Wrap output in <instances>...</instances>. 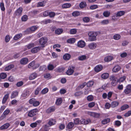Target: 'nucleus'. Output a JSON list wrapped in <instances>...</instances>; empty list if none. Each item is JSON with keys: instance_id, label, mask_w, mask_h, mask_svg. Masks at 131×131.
Instances as JSON below:
<instances>
[{"instance_id": "c756f323", "label": "nucleus", "mask_w": 131, "mask_h": 131, "mask_svg": "<svg viewBox=\"0 0 131 131\" xmlns=\"http://www.w3.org/2000/svg\"><path fill=\"white\" fill-rule=\"evenodd\" d=\"M62 102V100L61 98L58 99L56 100V103L57 105H60Z\"/></svg>"}, {"instance_id": "a18cd8bd", "label": "nucleus", "mask_w": 131, "mask_h": 131, "mask_svg": "<svg viewBox=\"0 0 131 131\" xmlns=\"http://www.w3.org/2000/svg\"><path fill=\"white\" fill-rule=\"evenodd\" d=\"M121 38V36L119 34H116L113 36V38L116 40H118Z\"/></svg>"}, {"instance_id": "393cba45", "label": "nucleus", "mask_w": 131, "mask_h": 131, "mask_svg": "<svg viewBox=\"0 0 131 131\" xmlns=\"http://www.w3.org/2000/svg\"><path fill=\"white\" fill-rule=\"evenodd\" d=\"M37 77V74L35 73H34L31 74L29 77V79L30 80H32L35 78Z\"/></svg>"}, {"instance_id": "6e6552de", "label": "nucleus", "mask_w": 131, "mask_h": 131, "mask_svg": "<svg viewBox=\"0 0 131 131\" xmlns=\"http://www.w3.org/2000/svg\"><path fill=\"white\" fill-rule=\"evenodd\" d=\"M41 49L40 46L32 48L31 50V52L33 53H35L39 51Z\"/></svg>"}, {"instance_id": "c9c22d12", "label": "nucleus", "mask_w": 131, "mask_h": 131, "mask_svg": "<svg viewBox=\"0 0 131 131\" xmlns=\"http://www.w3.org/2000/svg\"><path fill=\"white\" fill-rule=\"evenodd\" d=\"M110 12L107 11L104 12L103 13V16L106 17H108L110 15Z\"/></svg>"}, {"instance_id": "2eb2a0df", "label": "nucleus", "mask_w": 131, "mask_h": 131, "mask_svg": "<svg viewBox=\"0 0 131 131\" xmlns=\"http://www.w3.org/2000/svg\"><path fill=\"white\" fill-rule=\"evenodd\" d=\"M85 45V41H78L77 43V45L78 47L81 48L84 47Z\"/></svg>"}, {"instance_id": "4be33fe9", "label": "nucleus", "mask_w": 131, "mask_h": 131, "mask_svg": "<svg viewBox=\"0 0 131 131\" xmlns=\"http://www.w3.org/2000/svg\"><path fill=\"white\" fill-rule=\"evenodd\" d=\"M22 36V34L21 33L18 34L15 36L13 38L14 40H16L21 37Z\"/></svg>"}, {"instance_id": "7c9ffc66", "label": "nucleus", "mask_w": 131, "mask_h": 131, "mask_svg": "<svg viewBox=\"0 0 131 131\" xmlns=\"http://www.w3.org/2000/svg\"><path fill=\"white\" fill-rule=\"evenodd\" d=\"M35 46V45L34 43H31L28 44L26 46L27 48L28 49H30L31 48L34 47Z\"/></svg>"}, {"instance_id": "6ab92c4d", "label": "nucleus", "mask_w": 131, "mask_h": 131, "mask_svg": "<svg viewBox=\"0 0 131 131\" xmlns=\"http://www.w3.org/2000/svg\"><path fill=\"white\" fill-rule=\"evenodd\" d=\"M10 125L9 123H6L2 126L0 127V129L1 130H3L6 129L8 128L10 126Z\"/></svg>"}, {"instance_id": "2f4dec72", "label": "nucleus", "mask_w": 131, "mask_h": 131, "mask_svg": "<svg viewBox=\"0 0 131 131\" xmlns=\"http://www.w3.org/2000/svg\"><path fill=\"white\" fill-rule=\"evenodd\" d=\"M80 14V13L78 11H74L72 13V15L74 17H76L78 16Z\"/></svg>"}, {"instance_id": "f3484780", "label": "nucleus", "mask_w": 131, "mask_h": 131, "mask_svg": "<svg viewBox=\"0 0 131 131\" xmlns=\"http://www.w3.org/2000/svg\"><path fill=\"white\" fill-rule=\"evenodd\" d=\"M56 122V121L55 119H51L49 120L48 123L50 126H51L55 124Z\"/></svg>"}, {"instance_id": "7ed1b4c3", "label": "nucleus", "mask_w": 131, "mask_h": 131, "mask_svg": "<svg viewBox=\"0 0 131 131\" xmlns=\"http://www.w3.org/2000/svg\"><path fill=\"white\" fill-rule=\"evenodd\" d=\"M38 111L37 109H34L30 111L28 113V116L29 117H32L35 116L36 113Z\"/></svg>"}, {"instance_id": "49530a36", "label": "nucleus", "mask_w": 131, "mask_h": 131, "mask_svg": "<svg viewBox=\"0 0 131 131\" xmlns=\"http://www.w3.org/2000/svg\"><path fill=\"white\" fill-rule=\"evenodd\" d=\"M74 126V123L72 122L69 123L67 125V127L69 129H71Z\"/></svg>"}, {"instance_id": "72a5a7b5", "label": "nucleus", "mask_w": 131, "mask_h": 131, "mask_svg": "<svg viewBox=\"0 0 131 131\" xmlns=\"http://www.w3.org/2000/svg\"><path fill=\"white\" fill-rule=\"evenodd\" d=\"M14 66L13 65H10L5 68V70L6 71H8L13 68Z\"/></svg>"}, {"instance_id": "5fc2aeb1", "label": "nucleus", "mask_w": 131, "mask_h": 131, "mask_svg": "<svg viewBox=\"0 0 131 131\" xmlns=\"http://www.w3.org/2000/svg\"><path fill=\"white\" fill-rule=\"evenodd\" d=\"M39 44L41 45L42 46L40 47L42 48L44 47L45 46V45L46 44V42L47 41H39Z\"/></svg>"}, {"instance_id": "680f3d73", "label": "nucleus", "mask_w": 131, "mask_h": 131, "mask_svg": "<svg viewBox=\"0 0 131 131\" xmlns=\"http://www.w3.org/2000/svg\"><path fill=\"white\" fill-rule=\"evenodd\" d=\"M121 124V122L119 121H116L115 122V125L117 126H119Z\"/></svg>"}, {"instance_id": "4468645a", "label": "nucleus", "mask_w": 131, "mask_h": 131, "mask_svg": "<svg viewBox=\"0 0 131 131\" xmlns=\"http://www.w3.org/2000/svg\"><path fill=\"white\" fill-rule=\"evenodd\" d=\"M55 107L52 106L46 110V112L48 113H49L52 112H54L55 110Z\"/></svg>"}, {"instance_id": "4c0bfd02", "label": "nucleus", "mask_w": 131, "mask_h": 131, "mask_svg": "<svg viewBox=\"0 0 131 131\" xmlns=\"http://www.w3.org/2000/svg\"><path fill=\"white\" fill-rule=\"evenodd\" d=\"M35 61H33L31 62L28 65V68H31L32 67H34L35 64Z\"/></svg>"}, {"instance_id": "de8ad7c7", "label": "nucleus", "mask_w": 131, "mask_h": 131, "mask_svg": "<svg viewBox=\"0 0 131 131\" xmlns=\"http://www.w3.org/2000/svg\"><path fill=\"white\" fill-rule=\"evenodd\" d=\"M86 56L85 55H82L79 57V59L80 60H83L86 59Z\"/></svg>"}, {"instance_id": "09e8293b", "label": "nucleus", "mask_w": 131, "mask_h": 131, "mask_svg": "<svg viewBox=\"0 0 131 131\" xmlns=\"http://www.w3.org/2000/svg\"><path fill=\"white\" fill-rule=\"evenodd\" d=\"M42 22L43 24H46L51 23L52 21L50 19H47L43 20Z\"/></svg>"}, {"instance_id": "412c9836", "label": "nucleus", "mask_w": 131, "mask_h": 131, "mask_svg": "<svg viewBox=\"0 0 131 131\" xmlns=\"http://www.w3.org/2000/svg\"><path fill=\"white\" fill-rule=\"evenodd\" d=\"M113 59V57L111 56H107L105 57L104 59L105 61L106 62H109Z\"/></svg>"}, {"instance_id": "e2e57ef3", "label": "nucleus", "mask_w": 131, "mask_h": 131, "mask_svg": "<svg viewBox=\"0 0 131 131\" xmlns=\"http://www.w3.org/2000/svg\"><path fill=\"white\" fill-rule=\"evenodd\" d=\"M98 7L97 5H94L91 6L90 7V9H94L97 8Z\"/></svg>"}, {"instance_id": "f704fd0d", "label": "nucleus", "mask_w": 131, "mask_h": 131, "mask_svg": "<svg viewBox=\"0 0 131 131\" xmlns=\"http://www.w3.org/2000/svg\"><path fill=\"white\" fill-rule=\"evenodd\" d=\"M94 99V97L92 95L88 96L87 97V99L88 101H92Z\"/></svg>"}, {"instance_id": "aec40b11", "label": "nucleus", "mask_w": 131, "mask_h": 131, "mask_svg": "<svg viewBox=\"0 0 131 131\" xmlns=\"http://www.w3.org/2000/svg\"><path fill=\"white\" fill-rule=\"evenodd\" d=\"M125 12L123 11H120L118 12L116 15V17H120L123 15L125 14Z\"/></svg>"}, {"instance_id": "3c124183", "label": "nucleus", "mask_w": 131, "mask_h": 131, "mask_svg": "<svg viewBox=\"0 0 131 131\" xmlns=\"http://www.w3.org/2000/svg\"><path fill=\"white\" fill-rule=\"evenodd\" d=\"M128 105H127L125 104L122 106L121 107V109L123 111L128 108Z\"/></svg>"}, {"instance_id": "9d476101", "label": "nucleus", "mask_w": 131, "mask_h": 131, "mask_svg": "<svg viewBox=\"0 0 131 131\" xmlns=\"http://www.w3.org/2000/svg\"><path fill=\"white\" fill-rule=\"evenodd\" d=\"M41 122V120L37 121L36 122L31 124L30 126L32 128H35L37 126V125H39Z\"/></svg>"}, {"instance_id": "864d4df0", "label": "nucleus", "mask_w": 131, "mask_h": 131, "mask_svg": "<svg viewBox=\"0 0 131 131\" xmlns=\"http://www.w3.org/2000/svg\"><path fill=\"white\" fill-rule=\"evenodd\" d=\"M30 29L31 30L32 32L36 30L38 28L35 26H33L30 27Z\"/></svg>"}, {"instance_id": "bf43d9fd", "label": "nucleus", "mask_w": 131, "mask_h": 131, "mask_svg": "<svg viewBox=\"0 0 131 131\" xmlns=\"http://www.w3.org/2000/svg\"><path fill=\"white\" fill-rule=\"evenodd\" d=\"M126 79V77L125 76H123V77L121 78L118 80V82H122L123 81Z\"/></svg>"}, {"instance_id": "a878e982", "label": "nucleus", "mask_w": 131, "mask_h": 131, "mask_svg": "<svg viewBox=\"0 0 131 131\" xmlns=\"http://www.w3.org/2000/svg\"><path fill=\"white\" fill-rule=\"evenodd\" d=\"M86 6V4L85 2H82L79 4V6L81 8H83L85 7Z\"/></svg>"}, {"instance_id": "58836bf2", "label": "nucleus", "mask_w": 131, "mask_h": 131, "mask_svg": "<svg viewBox=\"0 0 131 131\" xmlns=\"http://www.w3.org/2000/svg\"><path fill=\"white\" fill-rule=\"evenodd\" d=\"M94 84V82L92 81H90L86 83L87 86L88 87H90L92 86Z\"/></svg>"}, {"instance_id": "79ce46f5", "label": "nucleus", "mask_w": 131, "mask_h": 131, "mask_svg": "<svg viewBox=\"0 0 131 131\" xmlns=\"http://www.w3.org/2000/svg\"><path fill=\"white\" fill-rule=\"evenodd\" d=\"M48 88H45L42 90L41 93L42 94H45L48 92Z\"/></svg>"}, {"instance_id": "473e14b6", "label": "nucleus", "mask_w": 131, "mask_h": 131, "mask_svg": "<svg viewBox=\"0 0 131 131\" xmlns=\"http://www.w3.org/2000/svg\"><path fill=\"white\" fill-rule=\"evenodd\" d=\"M71 5L69 3H65L63 4L62 7L63 8H67L70 7Z\"/></svg>"}, {"instance_id": "0eeeda50", "label": "nucleus", "mask_w": 131, "mask_h": 131, "mask_svg": "<svg viewBox=\"0 0 131 131\" xmlns=\"http://www.w3.org/2000/svg\"><path fill=\"white\" fill-rule=\"evenodd\" d=\"M124 92L126 94H128L131 92V84L128 85L126 86Z\"/></svg>"}, {"instance_id": "6e6d98bb", "label": "nucleus", "mask_w": 131, "mask_h": 131, "mask_svg": "<svg viewBox=\"0 0 131 131\" xmlns=\"http://www.w3.org/2000/svg\"><path fill=\"white\" fill-rule=\"evenodd\" d=\"M41 90V88L40 87H38L36 90L35 92V94L37 95L38 94L39 92Z\"/></svg>"}, {"instance_id": "052dcab7", "label": "nucleus", "mask_w": 131, "mask_h": 131, "mask_svg": "<svg viewBox=\"0 0 131 131\" xmlns=\"http://www.w3.org/2000/svg\"><path fill=\"white\" fill-rule=\"evenodd\" d=\"M23 84V81H20L18 82L16 84V85L17 87H20L22 86Z\"/></svg>"}, {"instance_id": "a211bd4d", "label": "nucleus", "mask_w": 131, "mask_h": 131, "mask_svg": "<svg viewBox=\"0 0 131 131\" xmlns=\"http://www.w3.org/2000/svg\"><path fill=\"white\" fill-rule=\"evenodd\" d=\"M18 95V92L17 91H13L11 93V99L17 97Z\"/></svg>"}, {"instance_id": "9b49d317", "label": "nucleus", "mask_w": 131, "mask_h": 131, "mask_svg": "<svg viewBox=\"0 0 131 131\" xmlns=\"http://www.w3.org/2000/svg\"><path fill=\"white\" fill-rule=\"evenodd\" d=\"M121 69V67L118 65L115 66L112 69L113 72H116L119 71Z\"/></svg>"}, {"instance_id": "39448f33", "label": "nucleus", "mask_w": 131, "mask_h": 131, "mask_svg": "<svg viewBox=\"0 0 131 131\" xmlns=\"http://www.w3.org/2000/svg\"><path fill=\"white\" fill-rule=\"evenodd\" d=\"M86 113L90 116L95 118H98L100 116L99 114L92 112L88 111L86 112Z\"/></svg>"}, {"instance_id": "dca6fc26", "label": "nucleus", "mask_w": 131, "mask_h": 131, "mask_svg": "<svg viewBox=\"0 0 131 131\" xmlns=\"http://www.w3.org/2000/svg\"><path fill=\"white\" fill-rule=\"evenodd\" d=\"M28 61V59L27 58H24L22 59L20 61V63L22 64H25L27 63Z\"/></svg>"}, {"instance_id": "bb28decb", "label": "nucleus", "mask_w": 131, "mask_h": 131, "mask_svg": "<svg viewBox=\"0 0 131 131\" xmlns=\"http://www.w3.org/2000/svg\"><path fill=\"white\" fill-rule=\"evenodd\" d=\"M109 74L107 73H104L102 74L101 75L102 78L103 79H107L109 77Z\"/></svg>"}, {"instance_id": "423d86ee", "label": "nucleus", "mask_w": 131, "mask_h": 131, "mask_svg": "<svg viewBox=\"0 0 131 131\" xmlns=\"http://www.w3.org/2000/svg\"><path fill=\"white\" fill-rule=\"evenodd\" d=\"M23 10V9L22 7H19L15 12L14 14L16 16H20L22 15Z\"/></svg>"}, {"instance_id": "b1692460", "label": "nucleus", "mask_w": 131, "mask_h": 131, "mask_svg": "<svg viewBox=\"0 0 131 131\" xmlns=\"http://www.w3.org/2000/svg\"><path fill=\"white\" fill-rule=\"evenodd\" d=\"M71 57V55L68 53L65 54L63 57V59L65 60H68Z\"/></svg>"}, {"instance_id": "e433bc0d", "label": "nucleus", "mask_w": 131, "mask_h": 131, "mask_svg": "<svg viewBox=\"0 0 131 131\" xmlns=\"http://www.w3.org/2000/svg\"><path fill=\"white\" fill-rule=\"evenodd\" d=\"M118 104V102H113L111 103V106L112 107H114L117 106Z\"/></svg>"}, {"instance_id": "0e129e2a", "label": "nucleus", "mask_w": 131, "mask_h": 131, "mask_svg": "<svg viewBox=\"0 0 131 131\" xmlns=\"http://www.w3.org/2000/svg\"><path fill=\"white\" fill-rule=\"evenodd\" d=\"M95 103L94 102H92L89 103L88 104V106L90 108L93 107L94 106Z\"/></svg>"}, {"instance_id": "c03bdc74", "label": "nucleus", "mask_w": 131, "mask_h": 131, "mask_svg": "<svg viewBox=\"0 0 131 131\" xmlns=\"http://www.w3.org/2000/svg\"><path fill=\"white\" fill-rule=\"evenodd\" d=\"M0 7L1 10L4 11L5 10V8L4 6V4L3 3H0Z\"/></svg>"}, {"instance_id": "f8f14e48", "label": "nucleus", "mask_w": 131, "mask_h": 131, "mask_svg": "<svg viewBox=\"0 0 131 131\" xmlns=\"http://www.w3.org/2000/svg\"><path fill=\"white\" fill-rule=\"evenodd\" d=\"M103 68L102 66L101 65H99L96 66L94 70L95 72H98L101 71Z\"/></svg>"}, {"instance_id": "ea45409f", "label": "nucleus", "mask_w": 131, "mask_h": 131, "mask_svg": "<svg viewBox=\"0 0 131 131\" xmlns=\"http://www.w3.org/2000/svg\"><path fill=\"white\" fill-rule=\"evenodd\" d=\"M77 32L76 29H71L70 31V33L71 34H76Z\"/></svg>"}, {"instance_id": "5701e85b", "label": "nucleus", "mask_w": 131, "mask_h": 131, "mask_svg": "<svg viewBox=\"0 0 131 131\" xmlns=\"http://www.w3.org/2000/svg\"><path fill=\"white\" fill-rule=\"evenodd\" d=\"M63 31V30L62 29L59 28L55 30V33L56 34L59 35L61 34Z\"/></svg>"}, {"instance_id": "cd10ccee", "label": "nucleus", "mask_w": 131, "mask_h": 131, "mask_svg": "<svg viewBox=\"0 0 131 131\" xmlns=\"http://www.w3.org/2000/svg\"><path fill=\"white\" fill-rule=\"evenodd\" d=\"M8 96L9 94H6L4 96V97L3 98L2 101V103L3 104H4L5 103L6 101L8 99Z\"/></svg>"}, {"instance_id": "8fccbe9b", "label": "nucleus", "mask_w": 131, "mask_h": 131, "mask_svg": "<svg viewBox=\"0 0 131 131\" xmlns=\"http://www.w3.org/2000/svg\"><path fill=\"white\" fill-rule=\"evenodd\" d=\"M6 77L7 74L4 73H1L0 75L1 78L3 79H5Z\"/></svg>"}, {"instance_id": "f257e3e1", "label": "nucleus", "mask_w": 131, "mask_h": 131, "mask_svg": "<svg viewBox=\"0 0 131 131\" xmlns=\"http://www.w3.org/2000/svg\"><path fill=\"white\" fill-rule=\"evenodd\" d=\"M99 32L96 31H90L88 33L89 39L90 41H94L96 40V36Z\"/></svg>"}, {"instance_id": "f03ea898", "label": "nucleus", "mask_w": 131, "mask_h": 131, "mask_svg": "<svg viewBox=\"0 0 131 131\" xmlns=\"http://www.w3.org/2000/svg\"><path fill=\"white\" fill-rule=\"evenodd\" d=\"M110 79L111 81H112L111 82L112 85L114 86L116 85L118 82V80L113 75H112L110 77Z\"/></svg>"}, {"instance_id": "4d7b16f0", "label": "nucleus", "mask_w": 131, "mask_h": 131, "mask_svg": "<svg viewBox=\"0 0 131 131\" xmlns=\"http://www.w3.org/2000/svg\"><path fill=\"white\" fill-rule=\"evenodd\" d=\"M25 32L26 34L31 33L32 32L30 28L27 29L25 31Z\"/></svg>"}, {"instance_id": "a19ab883", "label": "nucleus", "mask_w": 131, "mask_h": 131, "mask_svg": "<svg viewBox=\"0 0 131 131\" xmlns=\"http://www.w3.org/2000/svg\"><path fill=\"white\" fill-rule=\"evenodd\" d=\"M21 19L22 21H25L28 19V16L26 15H24L22 17Z\"/></svg>"}, {"instance_id": "37998d69", "label": "nucleus", "mask_w": 131, "mask_h": 131, "mask_svg": "<svg viewBox=\"0 0 131 131\" xmlns=\"http://www.w3.org/2000/svg\"><path fill=\"white\" fill-rule=\"evenodd\" d=\"M109 21L108 19L104 20L102 21L101 22V23L103 25H106L109 23Z\"/></svg>"}, {"instance_id": "c85d7f7f", "label": "nucleus", "mask_w": 131, "mask_h": 131, "mask_svg": "<svg viewBox=\"0 0 131 131\" xmlns=\"http://www.w3.org/2000/svg\"><path fill=\"white\" fill-rule=\"evenodd\" d=\"M110 121V119L109 118H107L105 119L102 121V123L103 124H105L109 122Z\"/></svg>"}, {"instance_id": "603ef678", "label": "nucleus", "mask_w": 131, "mask_h": 131, "mask_svg": "<svg viewBox=\"0 0 131 131\" xmlns=\"http://www.w3.org/2000/svg\"><path fill=\"white\" fill-rule=\"evenodd\" d=\"M83 20L84 22L88 23L90 19L89 17H85L83 18Z\"/></svg>"}, {"instance_id": "774afa93", "label": "nucleus", "mask_w": 131, "mask_h": 131, "mask_svg": "<svg viewBox=\"0 0 131 131\" xmlns=\"http://www.w3.org/2000/svg\"><path fill=\"white\" fill-rule=\"evenodd\" d=\"M131 115V111H129L128 112L125 113L124 115V116L125 117H128V116H129Z\"/></svg>"}, {"instance_id": "338daca9", "label": "nucleus", "mask_w": 131, "mask_h": 131, "mask_svg": "<svg viewBox=\"0 0 131 131\" xmlns=\"http://www.w3.org/2000/svg\"><path fill=\"white\" fill-rule=\"evenodd\" d=\"M54 66L52 64H49L48 66V69L49 70H52L54 69Z\"/></svg>"}, {"instance_id": "ddd939ff", "label": "nucleus", "mask_w": 131, "mask_h": 131, "mask_svg": "<svg viewBox=\"0 0 131 131\" xmlns=\"http://www.w3.org/2000/svg\"><path fill=\"white\" fill-rule=\"evenodd\" d=\"M97 46V44L95 43H92L89 45V47L91 49H95Z\"/></svg>"}, {"instance_id": "1a4fd4ad", "label": "nucleus", "mask_w": 131, "mask_h": 131, "mask_svg": "<svg viewBox=\"0 0 131 131\" xmlns=\"http://www.w3.org/2000/svg\"><path fill=\"white\" fill-rule=\"evenodd\" d=\"M81 124L86 125L88 124L89 123H91V121L90 119H82L80 121Z\"/></svg>"}, {"instance_id": "69168bd1", "label": "nucleus", "mask_w": 131, "mask_h": 131, "mask_svg": "<svg viewBox=\"0 0 131 131\" xmlns=\"http://www.w3.org/2000/svg\"><path fill=\"white\" fill-rule=\"evenodd\" d=\"M12 37H9V35H7L5 37V41H9L10 38H11Z\"/></svg>"}, {"instance_id": "20e7f679", "label": "nucleus", "mask_w": 131, "mask_h": 131, "mask_svg": "<svg viewBox=\"0 0 131 131\" xmlns=\"http://www.w3.org/2000/svg\"><path fill=\"white\" fill-rule=\"evenodd\" d=\"M75 67L72 66H70L69 67L68 70L66 71V73L69 75H71L74 72V69Z\"/></svg>"}, {"instance_id": "13d9d810", "label": "nucleus", "mask_w": 131, "mask_h": 131, "mask_svg": "<svg viewBox=\"0 0 131 131\" xmlns=\"http://www.w3.org/2000/svg\"><path fill=\"white\" fill-rule=\"evenodd\" d=\"M80 121L79 118H76L74 120V124L75 125H78L79 124Z\"/></svg>"}]
</instances>
